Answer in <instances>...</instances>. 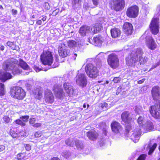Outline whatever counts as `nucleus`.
Here are the masks:
<instances>
[{
    "instance_id": "64",
    "label": "nucleus",
    "mask_w": 160,
    "mask_h": 160,
    "mask_svg": "<svg viewBox=\"0 0 160 160\" xmlns=\"http://www.w3.org/2000/svg\"><path fill=\"white\" fill-rule=\"evenodd\" d=\"M58 65H55V66H54V68L57 67H58Z\"/></svg>"
},
{
    "instance_id": "15",
    "label": "nucleus",
    "mask_w": 160,
    "mask_h": 160,
    "mask_svg": "<svg viewBox=\"0 0 160 160\" xmlns=\"http://www.w3.org/2000/svg\"><path fill=\"white\" fill-rule=\"evenodd\" d=\"M146 38V44L148 48L151 50L155 49L157 48V45L152 36L147 37Z\"/></svg>"
},
{
    "instance_id": "35",
    "label": "nucleus",
    "mask_w": 160,
    "mask_h": 160,
    "mask_svg": "<svg viewBox=\"0 0 160 160\" xmlns=\"http://www.w3.org/2000/svg\"><path fill=\"white\" fill-rule=\"evenodd\" d=\"M68 46L70 48H73L76 46L77 42L74 40H69L67 42Z\"/></svg>"
},
{
    "instance_id": "23",
    "label": "nucleus",
    "mask_w": 160,
    "mask_h": 160,
    "mask_svg": "<svg viewBox=\"0 0 160 160\" xmlns=\"http://www.w3.org/2000/svg\"><path fill=\"white\" fill-rule=\"evenodd\" d=\"M89 31V27L86 25H84L80 28L78 32L81 36L83 37L86 36Z\"/></svg>"
},
{
    "instance_id": "13",
    "label": "nucleus",
    "mask_w": 160,
    "mask_h": 160,
    "mask_svg": "<svg viewBox=\"0 0 160 160\" xmlns=\"http://www.w3.org/2000/svg\"><path fill=\"white\" fill-rule=\"evenodd\" d=\"M122 29L123 32L127 36L130 35L133 31V26L131 23L125 22L122 26Z\"/></svg>"
},
{
    "instance_id": "24",
    "label": "nucleus",
    "mask_w": 160,
    "mask_h": 160,
    "mask_svg": "<svg viewBox=\"0 0 160 160\" xmlns=\"http://www.w3.org/2000/svg\"><path fill=\"white\" fill-rule=\"evenodd\" d=\"M58 51L59 55L62 58L66 57L70 54V51L65 47H59Z\"/></svg>"
},
{
    "instance_id": "30",
    "label": "nucleus",
    "mask_w": 160,
    "mask_h": 160,
    "mask_svg": "<svg viewBox=\"0 0 160 160\" xmlns=\"http://www.w3.org/2000/svg\"><path fill=\"white\" fill-rule=\"evenodd\" d=\"M140 136L139 132H134L132 134V139L134 142H136L139 140Z\"/></svg>"
},
{
    "instance_id": "46",
    "label": "nucleus",
    "mask_w": 160,
    "mask_h": 160,
    "mask_svg": "<svg viewBox=\"0 0 160 160\" xmlns=\"http://www.w3.org/2000/svg\"><path fill=\"white\" fill-rule=\"evenodd\" d=\"M143 118L141 116H139L138 119V122L139 124H142Z\"/></svg>"
},
{
    "instance_id": "42",
    "label": "nucleus",
    "mask_w": 160,
    "mask_h": 160,
    "mask_svg": "<svg viewBox=\"0 0 160 160\" xmlns=\"http://www.w3.org/2000/svg\"><path fill=\"white\" fill-rule=\"evenodd\" d=\"M36 119L35 118H30L29 120V123L30 124L33 125L36 122Z\"/></svg>"
},
{
    "instance_id": "9",
    "label": "nucleus",
    "mask_w": 160,
    "mask_h": 160,
    "mask_svg": "<svg viewBox=\"0 0 160 160\" xmlns=\"http://www.w3.org/2000/svg\"><path fill=\"white\" fill-rule=\"evenodd\" d=\"M159 19L158 18H153L149 25V28L152 34L157 35L159 33V26L158 22Z\"/></svg>"
},
{
    "instance_id": "61",
    "label": "nucleus",
    "mask_w": 160,
    "mask_h": 160,
    "mask_svg": "<svg viewBox=\"0 0 160 160\" xmlns=\"http://www.w3.org/2000/svg\"><path fill=\"white\" fill-rule=\"evenodd\" d=\"M86 103H84L83 105V107L84 108H86Z\"/></svg>"
},
{
    "instance_id": "14",
    "label": "nucleus",
    "mask_w": 160,
    "mask_h": 160,
    "mask_svg": "<svg viewBox=\"0 0 160 160\" xmlns=\"http://www.w3.org/2000/svg\"><path fill=\"white\" fill-rule=\"evenodd\" d=\"M76 82L79 86L82 87H85L87 84L86 77L84 74L80 73L77 76Z\"/></svg>"
},
{
    "instance_id": "5",
    "label": "nucleus",
    "mask_w": 160,
    "mask_h": 160,
    "mask_svg": "<svg viewBox=\"0 0 160 160\" xmlns=\"http://www.w3.org/2000/svg\"><path fill=\"white\" fill-rule=\"evenodd\" d=\"M85 68L87 75L90 78L95 79L99 75V71L97 67L91 63L87 64Z\"/></svg>"
},
{
    "instance_id": "55",
    "label": "nucleus",
    "mask_w": 160,
    "mask_h": 160,
    "mask_svg": "<svg viewBox=\"0 0 160 160\" xmlns=\"http://www.w3.org/2000/svg\"><path fill=\"white\" fill-rule=\"evenodd\" d=\"M36 24L38 25H41L42 24V21L41 20H39L36 22Z\"/></svg>"
},
{
    "instance_id": "36",
    "label": "nucleus",
    "mask_w": 160,
    "mask_h": 160,
    "mask_svg": "<svg viewBox=\"0 0 160 160\" xmlns=\"http://www.w3.org/2000/svg\"><path fill=\"white\" fill-rule=\"evenodd\" d=\"M14 122H15V123L17 124L20 125L22 127L26 125V123H24V122H22V119H18L16 120Z\"/></svg>"
},
{
    "instance_id": "31",
    "label": "nucleus",
    "mask_w": 160,
    "mask_h": 160,
    "mask_svg": "<svg viewBox=\"0 0 160 160\" xmlns=\"http://www.w3.org/2000/svg\"><path fill=\"white\" fill-rule=\"evenodd\" d=\"M9 134L13 138H18L19 137V135L17 131L15 132L13 129L11 128L10 130Z\"/></svg>"
},
{
    "instance_id": "6",
    "label": "nucleus",
    "mask_w": 160,
    "mask_h": 160,
    "mask_svg": "<svg viewBox=\"0 0 160 160\" xmlns=\"http://www.w3.org/2000/svg\"><path fill=\"white\" fill-rule=\"evenodd\" d=\"M125 2L124 0H111L109 2L110 8L116 12L120 11L125 7Z\"/></svg>"
},
{
    "instance_id": "26",
    "label": "nucleus",
    "mask_w": 160,
    "mask_h": 160,
    "mask_svg": "<svg viewBox=\"0 0 160 160\" xmlns=\"http://www.w3.org/2000/svg\"><path fill=\"white\" fill-rule=\"evenodd\" d=\"M111 35L113 38H116L119 37L121 34V30L118 28H114L110 30Z\"/></svg>"
},
{
    "instance_id": "56",
    "label": "nucleus",
    "mask_w": 160,
    "mask_h": 160,
    "mask_svg": "<svg viewBox=\"0 0 160 160\" xmlns=\"http://www.w3.org/2000/svg\"><path fill=\"white\" fill-rule=\"evenodd\" d=\"M131 128V126L130 125L127 126L126 127V129L128 132Z\"/></svg>"
},
{
    "instance_id": "2",
    "label": "nucleus",
    "mask_w": 160,
    "mask_h": 160,
    "mask_svg": "<svg viewBox=\"0 0 160 160\" xmlns=\"http://www.w3.org/2000/svg\"><path fill=\"white\" fill-rule=\"evenodd\" d=\"M143 54L142 49L137 48L126 58V64L128 66L135 67L136 63L138 62V55H142Z\"/></svg>"
},
{
    "instance_id": "41",
    "label": "nucleus",
    "mask_w": 160,
    "mask_h": 160,
    "mask_svg": "<svg viewBox=\"0 0 160 160\" xmlns=\"http://www.w3.org/2000/svg\"><path fill=\"white\" fill-rule=\"evenodd\" d=\"M80 0H72V7H75L77 4H78Z\"/></svg>"
},
{
    "instance_id": "34",
    "label": "nucleus",
    "mask_w": 160,
    "mask_h": 160,
    "mask_svg": "<svg viewBox=\"0 0 160 160\" xmlns=\"http://www.w3.org/2000/svg\"><path fill=\"white\" fill-rule=\"evenodd\" d=\"M157 145L156 143H154L153 145L149 148V151L148 152V154L151 155L155 151L157 147Z\"/></svg>"
},
{
    "instance_id": "58",
    "label": "nucleus",
    "mask_w": 160,
    "mask_h": 160,
    "mask_svg": "<svg viewBox=\"0 0 160 160\" xmlns=\"http://www.w3.org/2000/svg\"><path fill=\"white\" fill-rule=\"evenodd\" d=\"M43 17L42 19V20L43 21H45L47 19V17L46 16H42Z\"/></svg>"
},
{
    "instance_id": "19",
    "label": "nucleus",
    "mask_w": 160,
    "mask_h": 160,
    "mask_svg": "<svg viewBox=\"0 0 160 160\" xmlns=\"http://www.w3.org/2000/svg\"><path fill=\"white\" fill-rule=\"evenodd\" d=\"M150 113L155 119H160V112L157 111V106L155 105H152L149 108Z\"/></svg>"
},
{
    "instance_id": "45",
    "label": "nucleus",
    "mask_w": 160,
    "mask_h": 160,
    "mask_svg": "<svg viewBox=\"0 0 160 160\" xmlns=\"http://www.w3.org/2000/svg\"><path fill=\"white\" fill-rule=\"evenodd\" d=\"M120 81V78L119 77H116L114 78L113 80V81L114 83H117Z\"/></svg>"
},
{
    "instance_id": "44",
    "label": "nucleus",
    "mask_w": 160,
    "mask_h": 160,
    "mask_svg": "<svg viewBox=\"0 0 160 160\" xmlns=\"http://www.w3.org/2000/svg\"><path fill=\"white\" fill-rule=\"evenodd\" d=\"M42 135V133L41 132L37 131L35 132L34 133V136L36 138H39Z\"/></svg>"
},
{
    "instance_id": "37",
    "label": "nucleus",
    "mask_w": 160,
    "mask_h": 160,
    "mask_svg": "<svg viewBox=\"0 0 160 160\" xmlns=\"http://www.w3.org/2000/svg\"><path fill=\"white\" fill-rule=\"evenodd\" d=\"M4 122L6 123H8L12 121V119L8 116H4L3 117Z\"/></svg>"
},
{
    "instance_id": "43",
    "label": "nucleus",
    "mask_w": 160,
    "mask_h": 160,
    "mask_svg": "<svg viewBox=\"0 0 160 160\" xmlns=\"http://www.w3.org/2000/svg\"><path fill=\"white\" fill-rule=\"evenodd\" d=\"M24 147L27 151H30L31 149V146L29 144H25Z\"/></svg>"
},
{
    "instance_id": "51",
    "label": "nucleus",
    "mask_w": 160,
    "mask_h": 160,
    "mask_svg": "<svg viewBox=\"0 0 160 160\" xmlns=\"http://www.w3.org/2000/svg\"><path fill=\"white\" fill-rule=\"evenodd\" d=\"M145 80V78H143L142 79L138 81V84H141L142 83H143Z\"/></svg>"
},
{
    "instance_id": "48",
    "label": "nucleus",
    "mask_w": 160,
    "mask_h": 160,
    "mask_svg": "<svg viewBox=\"0 0 160 160\" xmlns=\"http://www.w3.org/2000/svg\"><path fill=\"white\" fill-rule=\"evenodd\" d=\"M6 44L7 46L11 47L14 45V42L8 41L7 42Z\"/></svg>"
},
{
    "instance_id": "33",
    "label": "nucleus",
    "mask_w": 160,
    "mask_h": 160,
    "mask_svg": "<svg viewBox=\"0 0 160 160\" xmlns=\"http://www.w3.org/2000/svg\"><path fill=\"white\" fill-rule=\"evenodd\" d=\"M5 93V85L3 83L0 82V96H4Z\"/></svg>"
},
{
    "instance_id": "27",
    "label": "nucleus",
    "mask_w": 160,
    "mask_h": 160,
    "mask_svg": "<svg viewBox=\"0 0 160 160\" xmlns=\"http://www.w3.org/2000/svg\"><path fill=\"white\" fill-rule=\"evenodd\" d=\"M28 154L25 151H22L21 152L16 155V159L18 160H22L28 158Z\"/></svg>"
},
{
    "instance_id": "17",
    "label": "nucleus",
    "mask_w": 160,
    "mask_h": 160,
    "mask_svg": "<svg viewBox=\"0 0 160 160\" xmlns=\"http://www.w3.org/2000/svg\"><path fill=\"white\" fill-rule=\"evenodd\" d=\"M87 136L91 141L96 140L99 136L98 133L94 129H92L86 132Z\"/></svg>"
},
{
    "instance_id": "57",
    "label": "nucleus",
    "mask_w": 160,
    "mask_h": 160,
    "mask_svg": "<svg viewBox=\"0 0 160 160\" xmlns=\"http://www.w3.org/2000/svg\"><path fill=\"white\" fill-rule=\"evenodd\" d=\"M5 49V47L3 45H1L0 47V49L2 51H3Z\"/></svg>"
},
{
    "instance_id": "21",
    "label": "nucleus",
    "mask_w": 160,
    "mask_h": 160,
    "mask_svg": "<svg viewBox=\"0 0 160 160\" xmlns=\"http://www.w3.org/2000/svg\"><path fill=\"white\" fill-rule=\"evenodd\" d=\"M121 117L122 121L127 124L130 123L132 119L130 116V112L128 111L123 112L121 115Z\"/></svg>"
},
{
    "instance_id": "16",
    "label": "nucleus",
    "mask_w": 160,
    "mask_h": 160,
    "mask_svg": "<svg viewBox=\"0 0 160 160\" xmlns=\"http://www.w3.org/2000/svg\"><path fill=\"white\" fill-rule=\"evenodd\" d=\"M160 88L158 86L153 87L151 90V93L153 99L155 101H158L160 97Z\"/></svg>"
},
{
    "instance_id": "47",
    "label": "nucleus",
    "mask_w": 160,
    "mask_h": 160,
    "mask_svg": "<svg viewBox=\"0 0 160 160\" xmlns=\"http://www.w3.org/2000/svg\"><path fill=\"white\" fill-rule=\"evenodd\" d=\"M32 126L34 128H38L42 126V123L40 122L36 123L34 124Z\"/></svg>"
},
{
    "instance_id": "8",
    "label": "nucleus",
    "mask_w": 160,
    "mask_h": 160,
    "mask_svg": "<svg viewBox=\"0 0 160 160\" xmlns=\"http://www.w3.org/2000/svg\"><path fill=\"white\" fill-rule=\"evenodd\" d=\"M139 7L136 5L128 7L126 11V15L128 18H134L139 15Z\"/></svg>"
},
{
    "instance_id": "1",
    "label": "nucleus",
    "mask_w": 160,
    "mask_h": 160,
    "mask_svg": "<svg viewBox=\"0 0 160 160\" xmlns=\"http://www.w3.org/2000/svg\"><path fill=\"white\" fill-rule=\"evenodd\" d=\"M19 62L18 63V61L15 59L13 61L7 62L5 65V70H11L13 74H20L22 72V70L18 67L19 66L25 70L29 69V66L22 59H19Z\"/></svg>"
},
{
    "instance_id": "50",
    "label": "nucleus",
    "mask_w": 160,
    "mask_h": 160,
    "mask_svg": "<svg viewBox=\"0 0 160 160\" xmlns=\"http://www.w3.org/2000/svg\"><path fill=\"white\" fill-rule=\"evenodd\" d=\"M5 149V147L3 145H0V152L3 151Z\"/></svg>"
},
{
    "instance_id": "28",
    "label": "nucleus",
    "mask_w": 160,
    "mask_h": 160,
    "mask_svg": "<svg viewBox=\"0 0 160 160\" xmlns=\"http://www.w3.org/2000/svg\"><path fill=\"white\" fill-rule=\"evenodd\" d=\"M142 55H138V62H139L140 64H144L147 62L148 58L147 57H143Z\"/></svg>"
},
{
    "instance_id": "60",
    "label": "nucleus",
    "mask_w": 160,
    "mask_h": 160,
    "mask_svg": "<svg viewBox=\"0 0 160 160\" xmlns=\"http://www.w3.org/2000/svg\"><path fill=\"white\" fill-rule=\"evenodd\" d=\"M158 109L160 111V102L158 103Z\"/></svg>"
},
{
    "instance_id": "38",
    "label": "nucleus",
    "mask_w": 160,
    "mask_h": 160,
    "mask_svg": "<svg viewBox=\"0 0 160 160\" xmlns=\"http://www.w3.org/2000/svg\"><path fill=\"white\" fill-rule=\"evenodd\" d=\"M108 104L106 102L101 103L99 104L98 106L99 108H101V109H103L104 108H108Z\"/></svg>"
},
{
    "instance_id": "4",
    "label": "nucleus",
    "mask_w": 160,
    "mask_h": 160,
    "mask_svg": "<svg viewBox=\"0 0 160 160\" xmlns=\"http://www.w3.org/2000/svg\"><path fill=\"white\" fill-rule=\"evenodd\" d=\"M40 60L44 65L51 66L53 61L52 52L49 49L44 51L40 55Z\"/></svg>"
},
{
    "instance_id": "3",
    "label": "nucleus",
    "mask_w": 160,
    "mask_h": 160,
    "mask_svg": "<svg viewBox=\"0 0 160 160\" xmlns=\"http://www.w3.org/2000/svg\"><path fill=\"white\" fill-rule=\"evenodd\" d=\"M9 94L14 99L21 101L25 97L26 92L22 87L15 86L10 88Z\"/></svg>"
},
{
    "instance_id": "11",
    "label": "nucleus",
    "mask_w": 160,
    "mask_h": 160,
    "mask_svg": "<svg viewBox=\"0 0 160 160\" xmlns=\"http://www.w3.org/2000/svg\"><path fill=\"white\" fill-rule=\"evenodd\" d=\"M63 87L68 96L69 97H72L75 95L76 90L70 83L65 82L63 84Z\"/></svg>"
},
{
    "instance_id": "39",
    "label": "nucleus",
    "mask_w": 160,
    "mask_h": 160,
    "mask_svg": "<svg viewBox=\"0 0 160 160\" xmlns=\"http://www.w3.org/2000/svg\"><path fill=\"white\" fill-rule=\"evenodd\" d=\"M29 118V116L28 115L22 116L20 117V119H22V122H24V123H25L28 121Z\"/></svg>"
},
{
    "instance_id": "62",
    "label": "nucleus",
    "mask_w": 160,
    "mask_h": 160,
    "mask_svg": "<svg viewBox=\"0 0 160 160\" xmlns=\"http://www.w3.org/2000/svg\"><path fill=\"white\" fill-rule=\"evenodd\" d=\"M105 83H106V84H108V83H109V81H106V82H105Z\"/></svg>"
},
{
    "instance_id": "40",
    "label": "nucleus",
    "mask_w": 160,
    "mask_h": 160,
    "mask_svg": "<svg viewBox=\"0 0 160 160\" xmlns=\"http://www.w3.org/2000/svg\"><path fill=\"white\" fill-rule=\"evenodd\" d=\"M147 156L146 154H141L139 155L136 160H145Z\"/></svg>"
},
{
    "instance_id": "22",
    "label": "nucleus",
    "mask_w": 160,
    "mask_h": 160,
    "mask_svg": "<svg viewBox=\"0 0 160 160\" xmlns=\"http://www.w3.org/2000/svg\"><path fill=\"white\" fill-rule=\"evenodd\" d=\"M12 78L11 73L7 71L0 72V80L2 82L10 79Z\"/></svg>"
},
{
    "instance_id": "29",
    "label": "nucleus",
    "mask_w": 160,
    "mask_h": 160,
    "mask_svg": "<svg viewBox=\"0 0 160 160\" xmlns=\"http://www.w3.org/2000/svg\"><path fill=\"white\" fill-rule=\"evenodd\" d=\"M94 27L96 30V32H95V30H94V33H97L103 29V27L102 24L100 23H96L94 26Z\"/></svg>"
},
{
    "instance_id": "12",
    "label": "nucleus",
    "mask_w": 160,
    "mask_h": 160,
    "mask_svg": "<svg viewBox=\"0 0 160 160\" xmlns=\"http://www.w3.org/2000/svg\"><path fill=\"white\" fill-rule=\"evenodd\" d=\"M44 99L47 104H52L54 102V97L50 90L47 89L45 91Z\"/></svg>"
},
{
    "instance_id": "63",
    "label": "nucleus",
    "mask_w": 160,
    "mask_h": 160,
    "mask_svg": "<svg viewBox=\"0 0 160 160\" xmlns=\"http://www.w3.org/2000/svg\"><path fill=\"white\" fill-rule=\"evenodd\" d=\"M74 55L75 56V58H76V57H77V54L76 53H74Z\"/></svg>"
},
{
    "instance_id": "52",
    "label": "nucleus",
    "mask_w": 160,
    "mask_h": 160,
    "mask_svg": "<svg viewBox=\"0 0 160 160\" xmlns=\"http://www.w3.org/2000/svg\"><path fill=\"white\" fill-rule=\"evenodd\" d=\"M34 69L36 72H38L41 70V69L39 68L37 66L34 67Z\"/></svg>"
},
{
    "instance_id": "18",
    "label": "nucleus",
    "mask_w": 160,
    "mask_h": 160,
    "mask_svg": "<svg viewBox=\"0 0 160 160\" xmlns=\"http://www.w3.org/2000/svg\"><path fill=\"white\" fill-rule=\"evenodd\" d=\"M105 41H106V38L101 35H97L93 38L92 42L95 46H99Z\"/></svg>"
},
{
    "instance_id": "53",
    "label": "nucleus",
    "mask_w": 160,
    "mask_h": 160,
    "mask_svg": "<svg viewBox=\"0 0 160 160\" xmlns=\"http://www.w3.org/2000/svg\"><path fill=\"white\" fill-rule=\"evenodd\" d=\"M12 14L13 15H16L17 13V11L16 10L12 9Z\"/></svg>"
},
{
    "instance_id": "59",
    "label": "nucleus",
    "mask_w": 160,
    "mask_h": 160,
    "mask_svg": "<svg viewBox=\"0 0 160 160\" xmlns=\"http://www.w3.org/2000/svg\"><path fill=\"white\" fill-rule=\"evenodd\" d=\"M75 145L76 146H77L78 143H79V141L78 140H77L75 141Z\"/></svg>"
},
{
    "instance_id": "49",
    "label": "nucleus",
    "mask_w": 160,
    "mask_h": 160,
    "mask_svg": "<svg viewBox=\"0 0 160 160\" xmlns=\"http://www.w3.org/2000/svg\"><path fill=\"white\" fill-rule=\"evenodd\" d=\"M93 4L97 7L98 4V0H92Z\"/></svg>"
},
{
    "instance_id": "32",
    "label": "nucleus",
    "mask_w": 160,
    "mask_h": 160,
    "mask_svg": "<svg viewBox=\"0 0 160 160\" xmlns=\"http://www.w3.org/2000/svg\"><path fill=\"white\" fill-rule=\"evenodd\" d=\"M146 129L148 131H151L154 130V126L152 122H150L147 123Z\"/></svg>"
},
{
    "instance_id": "25",
    "label": "nucleus",
    "mask_w": 160,
    "mask_h": 160,
    "mask_svg": "<svg viewBox=\"0 0 160 160\" xmlns=\"http://www.w3.org/2000/svg\"><path fill=\"white\" fill-rule=\"evenodd\" d=\"M43 90L41 88H37L33 92L35 98L38 100L41 99L42 97Z\"/></svg>"
},
{
    "instance_id": "20",
    "label": "nucleus",
    "mask_w": 160,
    "mask_h": 160,
    "mask_svg": "<svg viewBox=\"0 0 160 160\" xmlns=\"http://www.w3.org/2000/svg\"><path fill=\"white\" fill-rule=\"evenodd\" d=\"M112 130L116 133H119L122 129V127L118 122L113 121L111 124Z\"/></svg>"
},
{
    "instance_id": "7",
    "label": "nucleus",
    "mask_w": 160,
    "mask_h": 160,
    "mask_svg": "<svg viewBox=\"0 0 160 160\" xmlns=\"http://www.w3.org/2000/svg\"><path fill=\"white\" fill-rule=\"evenodd\" d=\"M108 64L113 69L118 68L119 65V60L117 56L114 53L108 55L107 58Z\"/></svg>"
},
{
    "instance_id": "10",
    "label": "nucleus",
    "mask_w": 160,
    "mask_h": 160,
    "mask_svg": "<svg viewBox=\"0 0 160 160\" xmlns=\"http://www.w3.org/2000/svg\"><path fill=\"white\" fill-rule=\"evenodd\" d=\"M52 90L56 98L61 99L65 96V93L63 89L58 85H54Z\"/></svg>"
},
{
    "instance_id": "54",
    "label": "nucleus",
    "mask_w": 160,
    "mask_h": 160,
    "mask_svg": "<svg viewBox=\"0 0 160 160\" xmlns=\"http://www.w3.org/2000/svg\"><path fill=\"white\" fill-rule=\"evenodd\" d=\"M49 160H61L60 159L57 157H53L50 158Z\"/></svg>"
}]
</instances>
